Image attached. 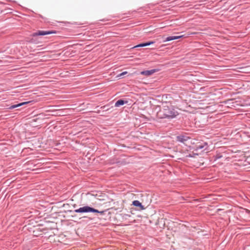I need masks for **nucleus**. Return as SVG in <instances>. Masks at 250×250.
Segmentation results:
<instances>
[{"label": "nucleus", "mask_w": 250, "mask_h": 250, "mask_svg": "<svg viewBox=\"0 0 250 250\" xmlns=\"http://www.w3.org/2000/svg\"><path fill=\"white\" fill-rule=\"evenodd\" d=\"M208 146L206 142L194 138L188 137V156L199 155L205 150H207Z\"/></svg>", "instance_id": "f257e3e1"}, {"label": "nucleus", "mask_w": 250, "mask_h": 250, "mask_svg": "<svg viewBox=\"0 0 250 250\" xmlns=\"http://www.w3.org/2000/svg\"><path fill=\"white\" fill-rule=\"evenodd\" d=\"M74 212L76 213H85V212H95L99 213L101 215L104 214V211H99L96 209L90 207L89 206H84L83 207H81L78 209H76L74 210Z\"/></svg>", "instance_id": "f03ea898"}, {"label": "nucleus", "mask_w": 250, "mask_h": 250, "mask_svg": "<svg viewBox=\"0 0 250 250\" xmlns=\"http://www.w3.org/2000/svg\"><path fill=\"white\" fill-rule=\"evenodd\" d=\"M158 116L161 118H173L175 116V112L168 108L161 109L158 113Z\"/></svg>", "instance_id": "7ed1b4c3"}, {"label": "nucleus", "mask_w": 250, "mask_h": 250, "mask_svg": "<svg viewBox=\"0 0 250 250\" xmlns=\"http://www.w3.org/2000/svg\"><path fill=\"white\" fill-rule=\"evenodd\" d=\"M52 32L50 31H39L36 33L33 34V36L36 37L37 36H44L48 34H51Z\"/></svg>", "instance_id": "20e7f679"}, {"label": "nucleus", "mask_w": 250, "mask_h": 250, "mask_svg": "<svg viewBox=\"0 0 250 250\" xmlns=\"http://www.w3.org/2000/svg\"><path fill=\"white\" fill-rule=\"evenodd\" d=\"M155 72V70L152 69V70H146V71H142V72H141L140 74L143 75L148 76H150L152 74H153Z\"/></svg>", "instance_id": "39448f33"}, {"label": "nucleus", "mask_w": 250, "mask_h": 250, "mask_svg": "<svg viewBox=\"0 0 250 250\" xmlns=\"http://www.w3.org/2000/svg\"><path fill=\"white\" fill-rule=\"evenodd\" d=\"M132 205L134 206L140 207V208L142 210L145 209L144 206L142 205V204L138 200H135L133 201Z\"/></svg>", "instance_id": "423d86ee"}, {"label": "nucleus", "mask_w": 250, "mask_h": 250, "mask_svg": "<svg viewBox=\"0 0 250 250\" xmlns=\"http://www.w3.org/2000/svg\"><path fill=\"white\" fill-rule=\"evenodd\" d=\"M181 36H169V37H167L165 40L164 41V42H168V41H172V40H176V39H178L180 38H181Z\"/></svg>", "instance_id": "0eeeda50"}, {"label": "nucleus", "mask_w": 250, "mask_h": 250, "mask_svg": "<svg viewBox=\"0 0 250 250\" xmlns=\"http://www.w3.org/2000/svg\"><path fill=\"white\" fill-rule=\"evenodd\" d=\"M126 103V102H125L123 100H119L115 103V106L116 107H119L120 105H124Z\"/></svg>", "instance_id": "6e6552de"}, {"label": "nucleus", "mask_w": 250, "mask_h": 250, "mask_svg": "<svg viewBox=\"0 0 250 250\" xmlns=\"http://www.w3.org/2000/svg\"><path fill=\"white\" fill-rule=\"evenodd\" d=\"M153 42H146V43H143L139 44L134 46V47H145V46H146L147 45H150L151 44H153Z\"/></svg>", "instance_id": "1a4fd4ad"}, {"label": "nucleus", "mask_w": 250, "mask_h": 250, "mask_svg": "<svg viewBox=\"0 0 250 250\" xmlns=\"http://www.w3.org/2000/svg\"><path fill=\"white\" fill-rule=\"evenodd\" d=\"M28 103V102H23V103H21L20 104H14V105H11L10 107H9V109H14L15 108H16V107H19V106H21V105H23L24 104H26Z\"/></svg>", "instance_id": "9d476101"}, {"label": "nucleus", "mask_w": 250, "mask_h": 250, "mask_svg": "<svg viewBox=\"0 0 250 250\" xmlns=\"http://www.w3.org/2000/svg\"><path fill=\"white\" fill-rule=\"evenodd\" d=\"M177 140L181 142L185 143V141H187V137L183 136H177Z\"/></svg>", "instance_id": "9b49d317"}, {"label": "nucleus", "mask_w": 250, "mask_h": 250, "mask_svg": "<svg viewBox=\"0 0 250 250\" xmlns=\"http://www.w3.org/2000/svg\"><path fill=\"white\" fill-rule=\"evenodd\" d=\"M127 73V72L126 71H125V72H122V73L120 74L119 75H118V77H120L122 76H124V75L126 74Z\"/></svg>", "instance_id": "f8f14e48"}, {"label": "nucleus", "mask_w": 250, "mask_h": 250, "mask_svg": "<svg viewBox=\"0 0 250 250\" xmlns=\"http://www.w3.org/2000/svg\"><path fill=\"white\" fill-rule=\"evenodd\" d=\"M203 164V163H202V162H198V163L197 164L196 166H200L201 164Z\"/></svg>", "instance_id": "ddd939ff"}, {"label": "nucleus", "mask_w": 250, "mask_h": 250, "mask_svg": "<svg viewBox=\"0 0 250 250\" xmlns=\"http://www.w3.org/2000/svg\"><path fill=\"white\" fill-rule=\"evenodd\" d=\"M232 100H229L228 101H227V104H230V103L232 101Z\"/></svg>", "instance_id": "4468645a"}, {"label": "nucleus", "mask_w": 250, "mask_h": 250, "mask_svg": "<svg viewBox=\"0 0 250 250\" xmlns=\"http://www.w3.org/2000/svg\"><path fill=\"white\" fill-rule=\"evenodd\" d=\"M33 40H34V39H33H33H32V40H31V42H34V41H33Z\"/></svg>", "instance_id": "2eb2a0df"}]
</instances>
